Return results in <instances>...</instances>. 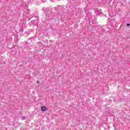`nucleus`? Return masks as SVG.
Returning <instances> with one entry per match:
<instances>
[{
    "label": "nucleus",
    "mask_w": 130,
    "mask_h": 130,
    "mask_svg": "<svg viewBox=\"0 0 130 130\" xmlns=\"http://www.w3.org/2000/svg\"><path fill=\"white\" fill-rule=\"evenodd\" d=\"M41 111H45L46 110H47V107H46L45 106H44L41 108Z\"/></svg>",
    "instance_id": "1"
},
{
    "label": "nucleus",
    "mask_w": 130,
    "mask_h": 130,
    "mask_svg": "<svg viewBox=\"0 0 130 130\" xmlns=\"http://www.w3.org/2000/svg\"><path fill=\"white\" fill-rule=\"evenodd\" d=\"M20 32H24V30L22 28L20 29Z\"/></svg>",
    "instance_id": "2"
},
{
    "label": "nucleus",
    "mask_w": 130,
    "mask_h": 130,
    "mask_svg": "<svg viewBox=\"0 0 130 130\" xmlns=\"http://www.w3.org/2000/svg\"><path fill=\"white\" fill-rule=\"evenodd\" d=\"M129 26V23L127 24V26L128 27Z\"/></svg>",
    "instance_id": "3"
},
{
    "label": "nucleus",
    "mask_w": 130,
    "mask_h": 130,
    "mask_svg": "<svg viewBox=\"0 0 130 130\" xmlns=\"http://www.w3.org/2000/svg\"><path fill=\"white\" fill-rule=\"evenodd\" d=\"M37 82H39V81L37 80Z\"/></svg>",
    "instance_id": "4"
}]
</instances>
